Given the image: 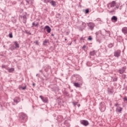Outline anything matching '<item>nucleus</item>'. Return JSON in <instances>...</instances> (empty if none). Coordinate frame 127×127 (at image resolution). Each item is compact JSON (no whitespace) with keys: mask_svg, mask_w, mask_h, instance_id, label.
<instances>
[{"mask_svg":"<svg viewBox=\"0 0 127 127\" xmlns=\"http://www.w3.org/2000/svg\"><path fill=\"white\" fill-rule=\"evenodd\" d=\"M113 81L114 82H116V81H118V78L116 77V78H114Z\"/></svg>","mask_w":127,"mask_h":127,"instance_id":"39","label":"nucleus"},{"mask_svg":"<svg viewBox=\"0 0 127 127\" xmlns=\"http://www.w3.org/2000/svg\"><path fill=\"white\" fill-rule=\"evenodd\" d=\"M115 57H120L121 56V50H117L114 52Z\"/></svg>","mask_w":127,"mask_h":127,"instance_id":"9","label":"nucleus"},{"mask_svg":"<svg viewBox=\"0 0 127 127\" xmlns=\"http://www.w3.org/2000/svg\"><path fill=\"white\" fill-rule=\"evenodd\" d=\"M86 26L87 25L85 22H82L81 25L80 26V30L83 31V30L85 29Z\"/></svg>","mask_w":127,"mask_h":127,"instance_id":"7","label":"nucleus"},{"mask_svg":"<svg viewBox=\"0 0 127 127\" xmlns=\"http://www.w3.org/2000/svg\"><path fill=\"white\" fill-rule=\"evenodd\" d=\"M126 69H127L126 67H122L121 69H119V73L120 74H124L125 71H126Z\"/></svg>","mask_w":127,"mask_h":127,"instance_id":"11","label":"nucleus"},{"mask_svg":"<svg viewBox=\"0 0 127 127\" xmlns=\"http://www.w3.org/2000/svg\"><path fill=\"white\" fill-rule=\"evenodd\" d=\"M117 4V2L116 1H112V2L108 4V8H111V7H115V6Z\"/></svg>","mask_w":127,"mask_h":127,"instance_id":"3","label":"nucleus"},{"mask_svg":"<svg viewBox=\"0 0 127 127\" xmlns=\"http://www.w3.org/2000/svg\"><path fill=\"white\" fill-rule=\"evenodd\" d=\"M72 104L74 105V106H76L77 104H78V102H72Z\"/></svg>","mask_w":127,"mask_h":127,"instance_id":"38","label":"nucleus"},{"mask_svg":"<svg viewBox=\"0 0 127 127\" xmlns=\"http://www.w3.org/2000/svg\"><path fill=\"white\" fill-rule=\"evenodd\" d=\"M7 70H8V71L9 72V73H12V72H13V71H14V68H11L7 69Z\"/></svg>","mask_w":127,"mask_h":127,"instance_id":"23","label":"nucleus"},{"mask_svg":"<svg viewBox=\"0 0 127 127\" xmlns=\"http://www.w3.org/2000/svg\"><path fill=\"white\" fill-rule=\"evenodd\" d=\"M116 9H117V8H119V6H116V7H115Z\"/></svg>","mask_w":127,"mask_h":127,"instance_id":"41","label":"nucleus"},{"mask_svg":"<svg viewBox=\"0 0 127 127\" xmlns=\"http://www.w3.org/2000/svg\"><path fill=\"white\" fill-rule=\"evenodd\" d=\"M44 1L46 3H47L48 2H49V0H44Z\"/></svg>","mask_w":127,"mask_h":127,"instance_id":"35","label":"nucleus"},{"mask_svg":"<svg viewBox=\"0 0 127 127\" xmlns=\"http://www.w3.org/2000/svg\"><path fill=\"white\" fill-rule=\"evenodd\" d=\"M51 88L53 89V90H56V88H57V85L56 84H54V87H52V85H51Z\"/></svg>","mask_w":127,"mask_h":127,"instance_id":"24","label":"nucleus"},{"mask_svg":"<svg viewBox=\"0 0 127 127\" xmlns=\"http://www.w3.org/2000/svg\"><path fill=\"white\" fill-rule=\"evenodd\" d=\"M124 102L127 101V97H124Z\"/></svg>","mask_w":127,"mask_h":127,"instance_id":"36","label":"nucleus"},{"mask_svg":"<svg viewBox=\"0 0 127 127\" xmlns=\"http://www.w3.org/2000/svg\"><path fill=\"white\" fill-rule=\"evenodd\" d=\"M122 32L124 33L125 35H127V27H124L122 28Z\"/></svg>","mask_w":127,"mask_h":127,"instance_id":"13","label":"nucleus"},{"mask_svg":"<svg viewBox=\"0 0 127 127\" xmlns=\"http://www.w3.org/2000/svg\"><path fill=\"white\" fill-rule=\"evenodd\" d=\"M32 26L31 27H33L34 26H35V27H38V25H39V22L34 21L32 23Z\"/></svg>","mask_w":127,"mask_h":127,"instance_id":"10","label":"nucleus"},{"mask_svg":"<svg viewBox=\"0 0 127 127\" xmlns=\"http://www.w3.org/2000/svg\"><path fill=\"white\" fill-rule=\"evenodd\" d=\"M109 13H111V14H115V13H116V8H114L111 11H109Z\"/></svg>","mask_w":127,"mask_h":127,"instance_id":"17","label":"nucleus"},{"mask_svg":"<svg viewBox=\"0 0 127 127\" xmlns=\"http://www.w3.org/2000/svg\"><path fill=\"white\" fill-rule=\"evenodd\" d=\"M33 86L34 87V86H35V83H33Z\"/></svg>","mask_w":127,"mask_h":127,"instance_id":"43","label":"nucleus"},{"mask_svg":"<svg viewBox=\"0 0 127 127\" xmlns=\"http://www.w3.org/2000/svg\"><path fill=\"white\" fill-rule=\"evenodd\" d=\"M126 90L127 91V87H126Z\"/></svg>","mask_w":127,"mask_h":127,"instance_id":"48","label":"nucleus"},{"mask_svg":"<svg viewBox=\"0 0 127 127\" xmlns=\"http://www.w3.org/2000/svg\"><path fill=\"white\" fill-rule=\"evenodd\" d=\"M36 76H38V73H37V74H36Z\"/></svg>","mask_w":127,"mask_h":127,"instance_id":"47","label":"nucleus"},{"mask_svg":"<svg viewBox=\"0 0 127 127\" xmlns=\"http://www.w3.org/2000/svg\"><path fill=\"white\" fill-rule=\"evenodd\" d=\"M19 0V1H20V0Z\"/></svg>","mask_w":127,"mask_h":127,"instance_id":"50","label":"nucleus"},{"mask_svg":"<svg viewBox=\"0 0 127 127\" xmlns=\"http://www.w3.org/2000/svg\"><path fill=\"white\" fill-rule=\"evenodd\" d=\"M23 18L24 23H26V15H24L23 16L21 17Z\"/></svg>","mask_w":127,"mask_h":127,"instance_id":"16","label":"nucleus"},{"mask_svg":"<svg viewBox=\"0 0 127 127\" xmlns=\"http://www.w3.org/2000/svg\"><path fill=\"white\" fill-rule=\"evenodd\" d=\"M96 36H98V33H96Z\"/></svg>","mask_w":127,"mask_h":127,"instance_id":"45","label":"nucleus"},{"mask_svg":"<svg viewBox=\"0 0 127 127\" xmlns=\"http://www.w3.org/2000/svg\"><path fill=\"white\" fill-rule=\"evenodd\" d=\"M96 53H97V51L94 50L92 52H90L89 54H90V56H94L96 55Z\"/></svg>","mask_w":127,"mask_h":127,"instance_id":"14","label":"nucleus"},{"mask_svg":"<svg viewBox=\"0 0 127 127\" xmlns=\"http://www.w3.org/2000/svg\"><path fill=\"white\" fill-rule=\"evenodd\" d=\"M58 15L59 16H60V15H61V14H60L59 13V14H58Z\"/></svg>","mask_w":127,"mask_h":127,"instance_id":"44","label":"nucleus"},{"mask_svg":"<svg viewBox=\"0 0 127 127\" xmlns=\"http://www.w3.org/2000/svg\"><path fill=\"white\" fill-rule=\"evenodd\" d=\"M47 43H48V40H45V41H44L43 45L45 46Z\"/></svg>","mask_w":127,"mask_h":127,"instance_id":"25","label":"nucleus"},{"mask_svg":"<svg viewBox=\"0 0 127 127\" xmlns=\"http://www.w3.org/2000/svg\"><path fill=\"white\" fill-rule=\"evenodd\" d=\"M73 85L76 88H80V84H79V83L78 82H74L73 83Z\"/></svg>","mask_w":127,"mask_h":127,"instance_id":"20","label":"nucleus"},{"mask_svg":"<svg viewBox=\"0 0 127 127\" xmlns=\"http://www.w3.org/2000/svg\"><path fill=\"white\" fill-rule=\"evenodd\" d=\"M44 30H46L47 32L48 33H50L51 32V28L49 26H46L44 28H43Z\"/></svg>","mask_w":127,"mask_h":127,"instance_id":"8","label":"nucleus"},{"mask_svg":"<svg viewBox=\"0 0 127 127\" xmlns=\"http://www.w3.org/2000/svg\"><path fill=\"white\" fill-rule=\"evenodd\" d=\"M19 121L21 123H26L27 121V116L25 114L22 113L20 116Z\"/></svg>","mask_w":127,"mask_h":127,"instance_id":"1","label":"nucleus"},{"mask_svg":"<svg viewBox=\"0 0 127 127\" xmlns=\"http://www.w3.org/2000/svg\"><path fill=\"white\" fill-rule=\"evenodd\" d=\"M51 36H54V34H51Z\"/></svg>","mask_w":127,"mask_h":127,"instance_id":"42","label":"nucleus"},{"mask_svg":"<svg viewBox=\"0 0 127 127\" xmlns=\"http://www.w3.org/2000/svg\"><path fill=\"white\" fill-rule=\"evenodd\" d=\"M50 3H51L52 5H53V6H56V2H55L54 0H52L50 2Z\"/></svg>","mask_w":127,"mask_h":127,"instance_id":"21","label":"nucleus"},{"mask_svg":"<svg viewBox=\"0 0 127 127\" xmlns=\"http://www.w3.org/2000/svg\"><path fill=\"white\" fill-rule=\"evenodd\" d=\"M15 47H14V46H12L10 48H9V49H10L11 50H14V49H15Z\"/></svg>","mask_w":127,"mask_h":127,"instance_id":"27","label":"nucleus"},{"mask_svg":"<svg viewBox=\"0 0 127 127\" xmlns=\"http://www.w3.org/2000/svg\"><path fill=\"white\" fill-rule=\"evenodd\" d=\"M9 37L10 38H12L13 36H12V33H10L9 34Z\"/></svg>","mask_w":127,"mask_h":127,"instance_id":"28","label":"nucleus"},{"mask_svg":"<svg viewBox=\"0 0 127 127\" xmlns=\"http://www.w3.org/2000/svg\"><path fill=\"white\" fill-rule=\"evenodd\" d=\"M96 20H97V21H101V19L97 18V19H96Z\"/></svg>","mask_w":127,"mask_h":127,"instance_id":"40","label":"nucleus"},{"mask_svg":"<svg viewBox=\"0 0 127 127\" xmlns=\"http://www.w3.org/2000/svg\"><path fill=\"white\" fill-rule=\"evenodd\" d=\"M13 43L15 46V48H19V45L17 43V42H14Z\"/></svg>","mask_w":127,"mask_h":127,"instance_id":"22","label":"nucleus"},{"mask_svg":"<svg viewBox=\"0 0 127 127\" xmlns=\"http://www.w3.org/2000/svg\"><path fill=\"white\" fill-rule=\"evenodd\" d=\"M126 77H127V75L123 74V75H122L123 79H126Z\"/></svg>","mask_w":127,"mask_h":127,"instance_id":"32","label":"nucleus"},{"mask_svg":"<svg viewBox=\"0 0 127 127\" xmlns=\"http://www.w3.org/2000/svg\"><path fill=\"white\" fill-rule=\"evenodd\" d=\"M89 9H86L85 10V13H86V14L89 13Z\"/></svg>","mask_w":127,"mask_h":127,"instance_id":"31","label":"nucleus"},{"mask_svg":"<svg viewBox=\"0 0 127 127\" xmlns=\"http://www.w3.org/2000/svg\"><path fill=\"white\" fill-rule=\"evenodd\" d=\"M80 124L83 126H84V127H87V126H89V122L86 120H81L80 121Z\"/></svg>","mask_w":127,"mask_h":127,"instance_id":"5","label":"nucleus"},{"mask_svg":"<svg viewBox=\"0 0 127 127\" xmlns=\"http://www.w3.org/2000/svg\"><path fill=\"white\" fill-rule=\"evenodd\" d=\"M111 20H112V21H118V17L116 16H113L112 18H111Z\"/></svg>","mask_w":127,"mask_h":127,"instance_id":"15","label":"nucleus"},{"mask_svg":"<svg viewBox=\"0 0 127 127\" xmlns=\"http://www.w3.org/2000/svg\"><path fill=\"white\" fill-rule=\"evenodd\" d=\"M86 47H87V46L84 45V46L82 47V49H83V50H85V48H86Z\"/></svg>","mask_w":127,"mask_h":127,"instance_id":"37","label":"nucleus"},{"mask_svg":"<svg viewBox=\"0 0 127 127\" xmlns=\"http://www.w3.org/2000/svg\"><path fill=\"white\" fill-rule=\"evenodd\" d=\"M99 109L101 112H105V111H106V106L105 105V103L101 102L100 104Z\"/></svg>","mask_w":127,"mask_h":127,"instance_id":"2","label":"nucleus"},{"mask_svg":"<svg viewBox=\"0 0 127 127\" xmlns=\"http://www.w3.org/2000/svg\"><path fill=\"white\" fill-rule=\"evenodd\" d=\"M26 4H32L33 2H32V0H26Z\"/></svg>","mask_w":127,"mask_h":127,"instance_id":"18","label":"nucleus"},{"mask_svg":"<svg viewBox=\"0 0 127 127\" xmlns=\"http://www.w3.org/2000/svg\"><path fill=\"white\" fill-rule=\"evenodd\" d=\"M36 44V45H39V43H38V41H36L34 42Z\"/></svg>","mask_w":127,"mask_h":127,"instance_id":"29","label":"nucleus"},{"mask_svg":"<svg viewBox=\"0 0 127 127\" xmlns=\"http://www.w3.org/2000/svg\"><path fill=\"white\" fill-rule=\"evenodd\" d=\"M67 40V39H65V41H66Z\"/></svg>","mask_w":127,"mask_h":127,"instance_id":"49","label":"nucleus"},{"mask_svg":"<svg viewBox=\"0 0 127 127\" xmlns=\"http://www.w3.org/2000/svg\"><path fill=\"white\" fill-rule=\"evenodd\" d=\"M20 98L19 97H15L14 99V103H16V104H18V103H19L20 102Z\"/></svg>","mask_w":127,"mask_h":127,"instance_id":"12","label":"nucleus"},{"mask_svg":"<svg viewBox=\"0 0 127 127\" xmlns=\"http://www.w3.org/2000/svg\"><path fill=\"white\" fill-rule=\"evenodd\" d=\"M77 107L79 108V107H80V104L77 105Z\"/></svg>","mask_w":127,"mask_h":127,"instance_id":"46","label":"nucleus"},{"mask_svg":"<svg viewBox=\"0 0 127 127\" xmlns=\"http://www.w3.org/2000/svg\"><path fill=\"white\" fill-rule=\"evenodd\" d=\"M22 90H25L26 89V85H25L24 87H21Z\"/></svg>","mask_w":127,"mask_h":127,"instance_id":"34","label":"nucleus"},{"mask_svg":"<svg viewBox=\"0 0 127 127\" xmlns=\"http://www.w3.org/2000/svg\"><path fill=\"white\" fill-rule=\"evenodd\" d=\"M1 68H4L6 69V65H3V64H2V65H1Z\"/></svg>","mask_w":127,"mask_h":127,"instance_id":"33","label":"nucleus"},{"mask_svg":"<svg viewBox=\"0 0 127 127\" xmlns=\"http://www.w3.org/2000/svg\"><path fill=\"white\" fill-rule=\"evenodd\" d=\"M109 48H112V47H114V44L111 43L108 45Z\"/></svg>","mask_w":127,"mask_h":127,"instance_id":"26","label":"nucleus"},{"mask_svg":"<svg viewBox=\"0 0 127 127\" xmlns=\"http://www.w3.org/2000/svg\"><path fill=\"white\" fill-rule=\"evenodd\" d=\"M93 40V38H92L91 36H89L88 38V40H89L90 41H91V40Z\"/></svg>","mask_w":127,"mask_h":127,"instance_id":"30","label":"nucleus"},{"mask_svg":"<svg viewBox=\"0 0 127 127\" xmlns=\"http://www.w3.org/2000/svg\"><path fill=\"white\" fill-rule=\"evenodd\" d=\"M123 111V108L121 107H117L116 109V112H118V113H121Z\"/></svg>","mask_w":127,"mask_h":127,"instance_id":"19","label":"nucleus"},{"mask_svg":"<svg viewBox=\"0 0 127 127\" xmlns=\"http://www.w3.org/2000/svg\"><path fill=\"white\" fill-rule=\"evenodd\" d=\"M88 27L91 29V30H93L94 29V28L95 27V24L90 22L87 24Z\"/></svg>","mask_w":127,"mask_h":127,"instance_id":"6","label":"nucleus"},{"mask_svg":"<svg viewBox=\"0 0 127 127\" xmlns=\"http://www.w3.org/2000/svg\"><path fill=\"white\" fill-rule=\"evenodd\" d=\"M40 99H41L43 103H48V98L43 97L42 95L40 96Z\"/></svg>","mask_w":127,"mask_h":127,"instance_id":"4","label":"nucleus"}]
</instances>
